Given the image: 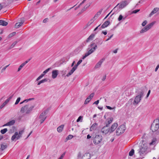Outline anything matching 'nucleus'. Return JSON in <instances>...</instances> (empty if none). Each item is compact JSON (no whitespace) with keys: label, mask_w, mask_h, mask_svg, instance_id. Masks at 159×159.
<instances>
[{"label":"nucleus","mask_w":159,"mask_h":159,"mask_svg":"<svg viewBox=\"0 0 159 159\" xmlns=\"http://www.w3.org/2000/svg\"><path fill=\"white\" fill-rule=\"evenodd\" d=\"M65 153H66V152H64V153H63L61 155V156H60V157L59 158H60V159H63V158L64 157V156L65 154Z\"/></svg>","instance_id":"obj_50"},{"label":"nucleus","mask_w":159,"mask_h":159,"mask_svg":"<svg viewBox=\"0 0 159 159\" xmlns=\"http://www.w3.org/2000/svg\"><path fill=\"white\" fill-rule=\"evenodd\" d=\"M94 21L93 19H91L89 21L90 23L91 24Z\"/></svg>","instance_id":"obj_58"},{"label":"nucleus","mask_w":159,"mask_h":159,"mask_svg":"<svg viewBox=\"0 0 159 159\" xmlns=\"http://www.w3.org/2000/svg\"><path fill=\"white\" fill-rule=\"evenodd\" d=\"M146 148H143V147H142L140 149V151H139V152H140L142 154H143L144 152H145L146 151Z\"/></svg>","instance_id":"obj_31"},{"label":"nucleus","mask_w":159,"mask_h":159,"mask_svg":"<svg viewBox=\"0 0 159 159\" xmlns=\"http://www.w3.org/2000/svg\"><path fill=\"white\" fill-rule=\"evenodd\" d=\"M98 48L97 46V45L96 44L94 47L90 49L87 52L89 54H91L92 53H93V52H94L96 50V49H97Z\"/></svg>","instance_id":"obj_16"},{"label":"nucleus","mask_w":159,"mask_h":159,"mask_svg":"<svg viewBox=\"0 0 159 159\" xmlns=\"http://www.w3.org/2000/svg\"><path fill=\"white\" fill-rule=\"evenodd\" d=\"M106 78V75H104V76H103L102 78V81H104L105 80Z\"/></svg>","instance_id":"obj_54"},{"label":"nucleus","mask_w":159,"mask_h":159,"mask_svg":"<svg viewBox=\"0 0 159 159\" xmlns=\"http://www.w3.org/2000/svg\"><path fill=\"white\" fill-rule=\"evenodd\" d=\"M147 20L144 21L142 24V25L143 26H144L147 24Z\"/></svg>","instance_id":"obj_46"},{"label":"nucleus","mask_w":159,"mask_h":159,"mask_svg":"<svg viewBox=\"0 0 159 159\" xmlns=\"http://www.w3.org/2000/svg\"><path fill=\"white\" fill-rule=\"evenodd\" d=\"M102 137L101 135H96L94 137L93 143L95 144H99L102 141Z\"/></svg>","instance_id":"obj_6"},{"label":"nucleus","mask_w":159,"mask_h":159,"mask_svg":"<svg viewBox=\"0 0 159 159\" xmlns=\"http://www.w3.org/2000/svg\"><path fill=\"white\" fill-rule=\"evenodd\" d=\"M47 80L46 79H43L39 81H38L37 83V85H40L41 84L43 83L44 82H46L47 81Z\"/></svg>","instance_id":"obj_26"},{"label":"nucleus","mask_w":159,"mask_h":159,"mask_svg":"<svg viewBox=\"0 0 159 159\" xmlns=\"http://www.w3.org/2000/svg\"><path fill=\"white\" fill-rule=\"evenodd\" d=\"M20 97L18 98H17V99H16L15 104V105L19 103V102L20 101Z\"/></svg>","instance_id":"obj_42"},{"label":"nucleus","mask_w":159,"mask_h":159,"mask_svg":"<svg viewBox=\"0 0 159 159\" xmlns=\"http://www.w3.org/2000/svg\"><path fill=\"white\" fill-rule=\"evenodd\" d=\"M102 34H103L104 35H106L107 34V31H102Z\"/></svg>","instance_id":"obj_60"},{"label":"nucleus","mask_w":159,"mask_h":159,"mask_svg":"<svg viewBox=\"0 0 159 159\" xmlns=\"http://www.w3.org/2000/svg\"><path fill=\"white\" fill-rule=\"evenodd\" d=\"M34 106H32L31 107L29 108L28 109L27 108V111L26 112V113H29L32 110V109L34 108Z\"/></svg>","instance_id":"obj_30"},{"label":"nucleus","mask_w":159,"mask_h":159,"mask_svg":"<svg viewBox=\"0 0 159 159\" xmlns=\"http://www.w3.org/2000/svg\"><path fill=\"white\" fill-rule=\"evenodd\" d=\"M155 23V22H152L151 23L148 24L147 25H146V26L149 30L153 25Z\"/></svg>","instance_id":"obj_27"},{"label":"nucleus","mask_w":159,"mask_h":159,"mask_svg":"<svg viewBox=\"0 0 159 159\" xmlns=\"http://www.w3.org/2000/svg\"><path fill=\"white\" fill-rule=\"evenodd\" d=\"M149 30L148 29L147 27V26H145L140 31V33L142 34L144 32H147Z\"/></svg>","instance_id":"obj_23"},{"label":"nucleus","mask_w":159,"mask_h":159,"mask_svg":"<svg viewBox=\"0 0 159 159\" xmlns=\"http://www.w3.org/2000/svg\"><path fill=\"white\" fill-rule=\"evenodd\" d=\"M159 10V8L155 7L152 10L151 13L149 14V16L151 17L154 14L156 13Z\"/></svg>","instance_id":"obj_18"},{"label":"nucleus","mask_w":159,"mask_h":159,"mask_svg":"<svg viewBox=\"0 0 159 159\" xmlns=\"http://www.w3.org/2000/svg\"><path fill=\"white\" fill-rule=\"evenodd\" d=\"M23 22L16 23L15 26V28H19L23 25Z\"/></svg>","instance_id":"obj_24"},{"label":"nucleus","mask_w":159,"mask_h":159,"mask_svg":"<svg viewBox=\"0 0 159 159\" xmlns=\"http://www.w3.org/2000/svg\"><path fill=\"white\" fill-rule=\"evenodd\" d=\"M64 127V125H62L59 126L57 129V131L59 133H61Z\"/></svg>","instance_id":"obj_20"},{"label":"nucleus","mask_w":159,"mask_h":159,"mask_svg":"<svg viewBox=\"0 0 159 159\" xmlns=\"http://www.w3.org/2000/svg\"><path fill=\"white\" fill-rule=\"evenodd\" d=\"M28 108V106L26 105L24 106V107H22L21 108L20 111L22 113H24L25 112V111L27 110Z\"/></svg>","instance_id":"obj_25"},{"label":"nucleus","mask_w":159,"mask_h":159,"mask_svg":"<svg viewBox=\"0 0 159 159\" xmlns=\"http://www.w3.org/2000/svg\"><path fill=\"white\" fill-rule=\"evenodd\" d=\"M24 132L23 130H22L19 131V134L17 132H16L14 135H13L11 138L12 140L13 141L16 138V139H19L21 136V135Z\"/></svg>","instance_id":"obj_7"},{"label":"nucleus","mask_w":159,"mask_h":159,"mask_svg":"<svg viewBox=\"0 0 159 159\" xmlns=\"http://www.w3.org/2000/svg\"><path fill=\"white\" fill-rule=\"evenodd\" d=\"M110 24V21L109 20H107L105 21L103 24L101 26L102 28H104L107 27Z\"/></svg>","instance_id":"obj_19"},{"label":"nucleus","mask_w":159,"mask_h":159,"mask_svg":"<svg viewBox=\"0 0 159 159\" xmlns=\"http://www.w3.org/2000/svg\"><path fill=\"white\" fill-rule=\"evenodd\" d=\"M58 72L59 71L57 70H53L52 72V78L54 79L56 78L58 74Z\"/></svg>","instance_id":"obj_13"},{"label":"nucleus","mask_w":159,"mask_h":159,"mask_svg":"<svg viewBox=\"0 0 159 159\" xmlns=\"http://www.w3.org/2000/svg\"><path fill=\"white\" fill-rule=\"evenodd\" d=\"M159 68V64L157 65V67H156V68L155 70V71L156 72L157 71V70Z\"/></svg>","instance_id":"obj_56"},{"label":"nucleus","mask_w":159,"mask_h":159,"mask_svg":"<svg viewBox=\"0 0 159 159\" xmlns=\"http://www.w3.org/2000/svg\"><path fill=\"white\" fill-rule=\"evenodd\" d=\"M118 50V48H117L115 50H114L113 51V52L115 53H117V51Z\"/></svg>","instance_id":"obj_62"},{"label":"nucleus","mask_w":159,"mask_h":159,"mask_svg":"<svg viewBox=\"0 0 159 159\" xmlns=\"http://www.w3.org/2000/svg\"><path fill=\"white\" fill-rule=\"evenodd\" d=\"M73 137V136L71 135H69L67 136L66 138V140H69L72 139Z\"/></svg>","instance_id":"obj_36"},{"label":"nucleus","mask_w":159,"mask_h":159,"mask_svg":"<svg viewBox=\"0 0 159 159\" xmlns=\"http://www.w3.org/2000/svg\"><path fill=\"white\" fill-rule=\"evenodd\" d=\"M100 25H99L94 30V31H96L98 29V30H101V29L102 28H101V27H99L100 26Z\"/></svg>","instance_id":"obj_43"},{"label":"nucleus","mask_w":159,"mask_h":159,"mask_svg":"<svg viewBox=\"0 0 159 159\" xmlns=\"http://www.w3.org/2000/svg\"><path fill=\"white\" fill-rule=\"evenodd\" d=\"M94 35L93 34H91L89 37L83 43V45H85L86 43H88L91 40H92L94 37Z\"/></svg>","instance_id":"obj_14"},{"label":"nucleus","mask_w":159,"mask_h":159,"mask_svg":"<svg viewBox=\"0 0 159 159\" xmlns=\"http://www.w3.org/2000/svg\"><path fill=\"white\" fill-rule=\"evenodd\" d=\"M159 128V120L158 119L154 120L151 125V129L153 132L157 131Z\"/></svg>","instance_id":"obj_3"},{"label":"nucleus","mask_w":159,"mask_h":159,"mask_svg":"<svg viewBox=\"0 0 159 159\" xmlns=\"http://www.w3.org/2000/svg\"><path fill=\"white\" fill-rule=\"evenodd\" d=\"M123 17L122 15H120L118 18V20L119 21L121 20L122 19Z\"/></svg>","instance_id":"obj_51"},{"label":"nucleus","mask_w":159,"mask_h":159,"mask_svg":"<svg viewBox=\"0 0 159 159\" xmlns=\"http://www.w3.org/2000/svg\"><path fill=\"white\" fill-rule=\"evenodd\" d=\"M96 43L98 45H101L102 43L101 39L97 38L95 39Z\"/></svg>","instance_id":"obj_21"},{"label":"nucleus","mask_w":159,"mask_h":159,"mask_svg":"<svg viewBox=\"0 0 159 159\" xmlns=\"http://www.w3.org/2000/svg\"><path fill=\"white\" fill-rule=\"evenodd\" d=\"M6 145H3V144L1 145L0 149L2 150H4L5 148H6Z\"/></svg>","instance_id":"obj_37"},{"label":"nucleus","mask_w":159,"mask_h":159,"mask_svg":"<svg viewBox=\"0 0 159 159\" xmlns=\"http://www.w3.org/2000/svg\"><path fill=\"white\" fill-rule=\"evenodd\" d=\"M102 10H103L102 9H100V10L97 13V14L95 15L94 17H97L98 16H99L101 13V12L102 11Z\"/></svg>","instance_id":"obj_32"},{"label":"nucleus","mask_w":159,"mask_h":159,"mask_svg":"<svg viewBox=\"0 0 159 159\" xmlns=\"http://www.w3.org/2000/svg\"><path fill=\"white\" fill-rule=\"evenodd\" d=\"M128 0H124L121 1L120 3H118L113 9L112 11H117L118 9H122L126 7L129 3Z\"/></svg>","instance_id":"obj_2"},{"label":"nucleus","mask_w":159,"mask_h":159,"mask_svg":"<svg viewBox=\"0 0 159 159\" xmlns=\"http://www.w3.org/2000/svg\"><path fill=\"white\" fill-rule=\"evenodd\" d=\"M140 11L139 9H136L133 11L132 12V13H136Z\"/></svg>","instance_id":"obj_47"},{"label":"nucleus","mask_w":159,"mask_h":159,"mask_svg":"<svg viewBox=\"0 0 159 159\" xmlns=\"http://www.w3.org/2000/svg\"><path fill=\"white\" fill-rule=\"evenodd\" d=\"M27 102V100L25 99V100H24L23 102H20V104H22L25 102Z\"/></svg>","instance_id":"obj_61"},{"label":"nucleus","mask_w":159,"mask_h":159,"mask_svg":"<svg viewBox=\"0 0 159 159\" xmlns=\"http://www.w3.org/2000/svg\"><path fill=\"white\" fill-rule=\"evenodd\" d=\"M8 24L7 22L3 20H0V25L3 26H6Z\"/></svg>","instance_id":"obj_22"},{"label":"nucleus","mask_w":159,"mask_h":159,"mask_svg":"<svg viewBox=\"0 0 159 159\" xmlns=\"http://www.w3.org/2000/svg\"><path fill=\"white\" fill-rule=\"evenodd\" d=\"M118 126V124L117 123H114L111 126L110 129V133L113 132L115 129Z\"/></svg>","instance_id":"obj_11"},{"label":"nucleus","mask_w":159,"mask_h":159,"mask_svg":"<svg viewBox=\"0 0 159 159\" xmlns=\"http://www.w3.org/2000/svg\"><path fill=\"white\" fill-rule=\"evenodd\" d=\"M6 104L4 102L0 106V108L1 109H2L5 106Z\"/></svg>","instance_id":"obj_48"},{"label":"nucleus","mask_w":159,"mask_h":159,"mask_svg":"<svg viewBox=\"0 0 159 159\" xmlns=\"http://www.w3.org/2000/svg\"><path fill=\"white\" fill-rule=\"evenodd\" d=\"M15 122V121L14 120H12L7 122L8 125L9 126L12 125H13Z\"/></svg>","instance_id":"obj_28"},{"label":"nucleus","mask_w":159,"mask_h":159,"mask_svg":"<svg viewBox=\"0 0 159 159\" xmlns=\"http://www.w3.org/2000/svg\"><path fill=\"white\" fill-rule=\"evenodd\" d=\"M48 18H46L43 20V22L44 23H45L48 21Z\"/></svg>","instance_id":"obj_53"},{"label":"nucleus","mask_w":159,"mask_h":159,"mask_svg":"<svg viewBox=\"0 0 159 159\" xmlns=\"http://www.w3.org/2000/svg\"><path fill=\"white\" fill-rule=\"evenodd\" d=\"M94 95V93H91L90 95L87 98L89 99L90 100H91Z\"/></svg>","instance_id":"obj_35"},{"label":"nucleus","mask_w":159,"mask_h":159,"mask_svg":"<svg viewBox=\"0 0 159 159\" xmlns=\"http://www.w3.org/2000/svg\"><path fill=\"white\" fill-rule=\"evenodd\" d=\"M7 131V128L1 130V133L2 134H4Z\"/></svg>","instance_id":"obj_34"},{"label":"nucleus","mask_w":159,"mask_h":159,"mask_svg":"<svg viewBox=\"0 0 159 159\" xmlns=\"http://www.w3.org/2000/svg\"><path fill=\"white\" fill-rule=\"evenodd\" d=\"M90 100L88 98H87L84 102V104H88L90 102Z\"/></svg>","instance_id":"obj_45"},{"label":"nucleus","mask_w":159,"mask_h":159,"mask_svg":"<svg viewBox=\"0 0 159 159\" xmlns=\"http://www.w3.org/2000/svg\"><path fill=\"white\" fill-rule=\"evenodd\" d=\"M91 137V136L89 134H88L87 136V139H89Z\"/></svg>","instance_id":"obj_64"},{"label":"nucleus","mask_w":159,"mask_h":159,"mask_svg":"<svg viewBox=\"0 0 159 159\" xmlns=\"http://www.w3.org/2000/svg\"><path fill=\"white\" fill-rule=\"evenodd\" d=\"M90 55L87 52H86L85 54H84V56H86V57H88V56H89V55Z\"/></svg>","instance_id":"obj_63"},{"label":"nucleus","mask_w":159,"mask_h":159,"mask_svg":"<svg viewBox=\"0 0 159 159\" xmlns=\"http://www.w3.org/2000/svg\"><path fill=\"white\" fill-rule=\"evenodd\" d=\"M98 127V124L97 123H94L91 127L90 129V131H92L96 130Z\"/></svg>","instance_id":"obj_17"},{"label":"nucleus","mask_w":159,"mask_h":159,"mask_svg":"<svg viewBox=\"0 0 159 159\" xmlns=\"http://www.w3.org/2000/svg\"><path fill=\"white\" fill-rule=\"evenodd\" d=\"M10 65V64L6 66L5 67L3 68L1 70V73H2L4 70H5Z\"/></svg>","instance_id":"obj_44"},{"label":"nucleus","mask_w":159,"mask_h":159,"mask_svg":"<svg viewBox=\"0 0 159 159\" xmlns=\"http://www.w3.org/2000/svg\"><path fill=\"white\" fill-rule=\"evenodd\" d=\"M139 93L136 96L133 102V104L134 105H137L140 101L141 98L144 96V91L141 89H139Z\"/></svg>","instance_id":"obj_1"},{"label":"nucleus","mask_w":159,"mask_h":159,"mask_svg":"<svg viewBox=\"0 0 159 159\" xmlns=\"http://www.w3.org/2000/svg\"><path fill=\"white\" fill-rule=\"evenodd\" d=\"M113 34H112L111 35H110V34L108 33V38L105 41H107L109 40H110L113 37Z\"/></svg>","instance_id":"obj_38"},{"label":"nucleus","mask_w":159,"mask_h":159,"mask_svg":"<svg viewBox=\"0 0 159 159\" xmlns=\"http://www.w3.org/2000/svg\"><path fill=\"white\" fill-rule=\"evenodd\" d=\"M113 120V119L112 118H108L105 123V126L109 127L110 124L112 122Z\"/></svg>","instance_id":"obj_12"},{"label":"nucleus","mask_w":159,"mask_h":159,"mask_svg":"<svg viewBox=\"0 0 159 159\" xmlns=\"http://www.w3.org/2000/svg\"><path fill=\"white\" fill-rule=\"evenodd\" d=\"M51 69L50 68H48L43 71V73L42 74L39 76L36 80L35 82L39 81L44 75L45 74L47 73Z\"/></svg>","instance_id":"obj_10"},{"label":"nucleus","mask_w":159,"mask_h":159,"mask_svg":"<svg viewBox=\"0 0 159 159\" xmlns=\"http://www.w3.org/2000/svg\"><path fill=\"white\" fill-rule=\"evenodd\" d=\"M82 60L80 59L79 61L77 63V64L74 66L71 70L69 71V72L66 75V76L69 77L77 69L78 66L82 62Z\"/></svg>","instance_id":"obj_4"},{"label":"nucleus","mask_w":159,"mask_h":159,"mask_svg":"<svg viewBox=\"0 0 159 159\" xmlns=\"http://www.w3.org/2000/svg\"><path fill=\"white\" fill-rule=\"evenodd\" d=\"M101 132L103 135H106L108 133H110L109 127L105 126L101 129Z\"/></svg>","instance_id":"obj_9"},{"label":"nucleus","mask_w":159,"mask_h":159,"mask_svg":"<svg viewBox=\"0 0 159 159\" xmlns=\"http://www.w3.org/2000/svg\"><path fill=\"white\" fill-rule=\"evenodd\" d=\"M17 42H14L10 47V49L13 48L17 43Z\"/></svg>","instance_id":"obj_39"},{"label":"nucleus","mask_w":159,"mask_h":159,"mask_svg":"<svg viewBox=\"0 0 159 159\" xmlns=\"http://www.w3.org/2000/svg\"><path fill=\"white\" fill-rule=\"evenodd\" d=\"M47 114V111H45L42 112L39 116V118L40 119V122L41 124L45 120L46 118H47V116H46Z\"/></svg>","instance_id":"obj_8"},{"label":"nucleus","mask_w":159,"mask_h":159,"mask_svg":"<svg viewBox=\"0 0 159 159\" xmlns=\"http://www.w3.org/2000/svg\"><path fill=\"white\" fill-rule=\"evenodd\" d=\"M82 118H83L82 116H80L78 117V119L77 120L76 122H79L80 121H82Z\"/></svg>","instance_id":"obj_40"},{"label":"nucleus","mask_w":159,"mask_h":159,"mask_svg":"<svg viewBox=\"0 0 159 159\" xmlns=\"http://www.w3.org/2000/svg\"><path fill=\"white\" fill-rule=\"evenodd\" d=\"M106 107L108 109H110V110H112L115 108V107H114L113 108H112L110 106H106Z\"/></svg>","instance_id":"obj_52"},{"label":"nucleus","mask_w":159,"mask_h":159,"mask_svg":"<svg viewBox=\"0 0 159 159\" xmlns=\"http://www.w3.org/2000/svg\"><path fill=\"white\" fill-rule=\"evenodd\" d=\"M125 129V128L124 125H120L117 129L116 131V135L117 136L120 135L124 133Z\"/></svg>","instance_id":"obj_5"},{"label":"nucleus","mask_w":159,"mask_h":159,"mask_svg":"<svg viewBox=\"0 0 159 159\" xmlns=\"http://www.w3.org/2000/svg\"><path fill=\"white\" fill-rule=\"evenodd\" d=\"M31 59V58H30L28 59L27 60H26V61H25V62L23 63L24 64V65H25L26 63H27L29 61H30V60Z\"/></svg>","instance_id":"obj_49"},{"label":"nucleus","mask_w":159,"mask_h":159,"mask_svg":"<svg viewBox=\"0 0 159 159\" xmlns=\"http://www.w3.org/2000/svg\"><path fill=\"white\" fill-rule=\"evenodd\" d=\"M105 60V58H103L98 62L96 65L95 67V68L97 69L99 68L101 66L102 62L104 61Z\"/></svg>","instance_id":"obj_15"},{"label":"nucleus","mask_w":159,"mask_h":159,"mask_svg":"<svg viewBox=\"0 0 159 159\" xmlns=\"http://www.w3.org/2000/svg\"><path fill=\"white\" fill-rule=\"evenodd\" d=\"M134 153V150L133 149H132L129 152V155L130 156H132Z\"/></svg>","instance_id":"obj_33"},{"label":"nucleus","mask_w":159,"mask_h":159,"mask_svg":"<svg viewBox=\"0 0 159 159\" xmlns=\"http://www.w3.org/2000/svg\"><path fill=\"white\" fill-rule=\"evenodd\" d=\"M24 64L22 63L20 66H19L18 70V71H19L20 70L22 69V68L24 66Z\"/></svg>","instance_id":"obj_41"},{"label":"nucleus","mask_w":159,"mask_h":159,"mask_svg":"<svg viewBox=\"0 0 159 159\" xmlns=\"http://www.w3.org/2000/svg\"><path fill=\"white\" fill-rule=\"evenodd\" d=\"M150 90H149L148 92V93L147 94V96H146V98H147L149 96L150 94Z\"/></svg>","instance_id":"obj_57"},{"label":"nucleus","mask_w":159,"mask_h":159,"mask_svg":"<svg viewBox=\"0 0 159 159\" xmlns=\"http://www.w3.org/2000/svg\"><path fill=\"white\" fill-rule=\"evenodd\" d=\"M10 101L9 99H7L5 102H4L6 104H7Z\"/></svg>","instance_id":"obj_59"},{"label":"nucleus","mask_w":159,"mask_h":159,"mask_svg":"<svg viewBox=\"0 0 159 159\" xmlns=\"http://www.w3.org/2000/svg\"><path fill=\"white\" fill-rule=\"evenodd\" d=\"M99 103V100H98L96 101H95L93 103V104H96V105H97Z\"/></svg>","instance_id":"obj_55"},{"label":"nucleus","mask_w":159,"mask_h":159,"mask_svg":"<svg viewBox=\"0 0 159 159\" xmlns=\"http://www.w3.org/2000/svg\"><path fill=\"white\" fill-rule=\"evenodd\" d=\"M157 141V140L156 139H153L151 142L150 143V145H151L155 144L156 143Z\"/></svg>","instance_id":"obj_29"}]
</instances>
